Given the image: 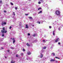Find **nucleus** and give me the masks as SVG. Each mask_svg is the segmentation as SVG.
Masks as SVG:
<instances>
[{
  "label": "nucleus",
  "instance_id": "f257e3e1",
  "mask_svg": "<svg viewBox=\"0 0 63 63\" xmlns=\"http://www.w3.org/2000/svg\"><path fill=\"white\" fill-rule=\"evenodd\" d=\"M55 13L56 14V15H60V12L59 11H57Z\"/></svg>",
  "mask_w": 63,
  "mask_h": 63
},
{
  "label": "nucleus",
  "instance_id": "f03ea898",
  "mask_svg": "<svg viewBox=\"0 0 63 63\" xmlns=\"http://www.w3.org/2000/svg\"><path fill=\"white\" fill-rule=\"evenodd\" d=\"M60 40V39H59V38H58L55 41V42H57L58 41H59Z\"/></svg>",
  "mask_w": 63,
  "mask_h": 63
},
{
  "label": "nucleus",
  "instance_id": "7ed1b4c3",
  "mask_svg": "<svg viewBox=\"0 0 63 63\" xmlns=\"http://www.w3.org/2000/svg\"><path fill=\"white\" fill-rule=\"evenodd\" d=\"M27 54H28V55H30V54H31V52H30L29 51L27 53Z\"/></svg>",
  "mask_w": 63,
  "mask_h": 63
},
{
  "label": "nucleus",
  "instance_id": "20e7f679",
  "mask_svg": "<svg viewBox=\"0 0 63 63\" xmlns=\"http://www.w3.org/2000/svg\"><path fill=\"white\" fill-rule=\"evenodd\" d=\"M33 37H35V36H37V33H35L33 35Z\"/></svg>",
  "mask_w": 63,
  "mask_h": 63
},
{
  "label": "nucleus",
  "instance_id": "39448f33",
  "mask_svg": "<svg viewBox=\"0 0 63 63\" xmlns=\"http://www.w3.org/2000/svg\"><path fill=\"white\" fill-rule=\"evenodd\" d=\"M51 55H53V56H55V54L54 53H52L51 54Z\"/></svg>",
  "mask_w": 63,
  "mask_h": 63
},
{
  "label": "nucleus",
  "instance_id": "423d86ee",
  "mask_svg": "<svg viewBox=\"0 0 63 63\" xmlns=\"http://www.w3.org/2000/svg\"><path fill=\"white\" fill-rule=\"evenodd\" d=\"M26 27H25V28H27V29L28 28H29L28 25L26 24Z\"/></svg>",
  "mask_w": 63,
  "mask_h": 63
},
{
  "label": "nucleus",
  "instance_id": "0eeeda50",
  "mask_svg": "<svg viewBox=\"0 0 63 63\" xmlns=\"http://www.w3.org/2000/svg\"><path fill=\"white\" fill-rule=\"evenodd\" d=\"M43 57V55L42 54H41L40 56V58H42Z\"/></svg>",
  "mask_w": 63,
  "mask_h": 63
},
{
  "label": "nucleus",
  "instance_id": "6e6552de",
  "mask_svg": "<svg viewBox=\"0 0 63 63\" xmlns=\"http://www.w3.org/2000/svg\"><path fill=\"white\" fill-rule=\"evenodd\" d=\"M55 61V60H54V59H51L50 60V61L51 62Z\"/></svg>",
  "mask_w": 63,
  "mask_h": 63
},
{
  "label": "nucleus",
  "instance_id": "1a4fd4ad",
  "mask_svg": "<svg viewBox=\"0 0 63 63\" xmlns=\"http://www.w3.org/2000/svg\"><path fill=\"white\" fill-rule=\"evenodd\" d=\"M55 31H54L53 32V34L54 36L55 35V34H54V33H55Z\"/></svg>",
  "mask_w": 63,
  "mask_h": 63
},
{
  "label": "nucleus",
  "instance_id": "9d476101",
  "mask_svg": "<svg viewBox=\"0 0 63 63\" xmlns=\"http://www.w3.org/2000/svg\"><path fill=\"white\" fill-rule=\"evenodd\" d=\"M27 46L28 47H30V44H28V43H27Z\"/></svg>",
  "mask_w": 63,
  "mask_h": 63
},
{
  "label": "nucleus",
  "instance_id": "9b49d317",
  "mask_svg": "<svg viewBox=\"0 0 63 63\" xmlns=\"http://www.w3.org/2000/svg\"><path fill=\"white\" fill-rule=\"evenodd\" d=\"M30 59V58L28 56L27 57V60H28V59Z\"/></svg>",
  "mask_w": 63,
  "mask_h": 63
},
{
  "label": "nucleus",
  "instance_id": "f8f14e48",
  "mask_svg": "<svg viewBox=\"0 0 63 63\" xmlns=\"http://www.w3.org/2000/svg\"><path fill=\"white\" fill-rule=\"evenodd\" d=\"M46 48H47V47H44L43 48V49H46Z\"/></svg>",
  "mask_w": 63,
  "mask_h": 63
},
{
  "label": "nucleus",
  "instance_id": "ddd939ff",
  "mask_svg": "<svg viewBox=\"0 0 63 63\" xmlns=\"http://www.w3.org/2000/svg\"><path fill=\"white\" fill-rule=\"evenodd\" d=\"M42 13V11H40L39 12H38V14H40V13Z\"/></svg>",
  "mask_w": 63,
  "mask_h": 63
},
{
  "label": "nucleus",
  "instance_id": "4468645a",
  "mask_svg": "<svg viewBox=\"0 0 63 63\" xmlns=\"http://www.w3.org/2000/svg\"><path fill=\"white\" fill-rule=\"evenodd\" d=\"M1 32L2 33H4V31L2 30L1 31Z\"/></svg>",
  "mask_w": 63,
  "mask_h": 63
},
{
  "label": "nucleus",
  "instance_id": "2eb2a0df",
  "mask_svg": "<svg viewBox=\"0 0 63 63\" xmlns=\"http://www.w3.org/2000/svg\"><path fill=\"white\" fill-rule=\"evenodd\" d=\"M11 63H14L15 62L14 61H11Z\"/></svg>",
  "mask_w": 63,
  "mask_h": 63
},
{
  "label": "nucleus",
  "instance_id": "dca6fc26",
  "mask_svg": "<svg viewBox=\"0 0 63 63\" xmlns=\"http://www.w3.org/2000/svg\"><path fill=\"white\" fill-rule=\"evenodd\" d=\"M2 29L3 31H5V27L3 28Z\"/></svg>",
  "mask_w": 63,
  "mask_h": 63
},
{
  "label": "nucleus",
  "instance_id": "f3484780",
  "mask_svg": "<svg viewBox=\"0 0 63 63\" xmlns=\"http://www.w3.org/2000/svg\"><path fill=\"white\" fill-rule=\"evenodd\" d=\"M15 42H16V41L15 40V39L13 40V43L14 44V43H15Z\"/></svg>",
  "mask_w": 63,
  "mask_h": 63
},
{
  "label": "nucleus",
  "instance_id": "a211bd4d",
  "mask_svg": "<svg viewBox=\"0 0 63 63\" xmlns=\"http://www.w3.org/2000/svg\"><path fill=\"white\" fill-rule=\"evenodd\" d=\"M40 1L42 2V3H43L44 2V0H40Z\"/></svg>",
  "mask_w": 63,
  "mask_h": 63
},
{
  "label": "nucleus",
  "instance_id": "6ab92c4d",
  "mask_svg": "<svg viewBox=\"0 0 63 63\" xmlns=\"http://www.w3.org/2000/svg\"><path fill=\"white\" fill-rule=\"evenodd\" d=\"M4 31V33H7V31H5H5Z\"/></svg>",
  "mask_w": 63,
  "mask_h": 63
},
{
  "label": "nucleus",
  "instance_id": "aec40b11",
  "mask_svg": "<svg viewBox=\"0 0 63 63\" xmlns=\"http://www.w3.org/2000/svg\"><path fill=\"white\" fill-rule=\"evenodd\" d=\"M11 40H15V38H13V39L12 38H11Z\"/></svg>",
  "mask_w": 63,
  "mask_h": 63
},
{
  "label": "nucleus",
  "instance_id": "412c9836",
  "mask_svg": "<svg viewBox=\"0 0 63 63\" xmlns=\"http://www.w3.org/2000/svg\"><path fill=\"white\" fill-rule=\"evenodd\" d=\"M55 58H57V59H60V58H58L57 57H55Z\"/></svg>",
  "mask_w": 63,
  "mask_h": 63
},
{
  "label": "nucleus",
  "instance_id": "4be33fe9",
  "mask_svg": "<svg viewBox=\"0 0 63 63\" xmlns=\"http://www.w3.org/2000/svg\"><path fill=\"white\" fill-rule=\"evenodd\" d=\"M41 9H42V8H40L38 9V10H39H39H41Z\"/></svg>",
  "mask_w": 63,
  "mask_h": 63
},
{
  "label": "nucleus",
  "instance_id": "5701e85b",
  "mask_svg": "<svg viewBox=\"0 0 63 63\" xmlns=\"http://www.w3.org/2000/svg\"><path fill=\"white\" fill-rule=\"evenodd\" d=\"M61 26L60 27V28H61V27H62V26H63V25H62V24H61Z\"/></svg>",
  "mask_w": 63,
  "mask_h": 63
},
{
  "label": "nucleus",
  "instance_id": "b1692460",
  "mask_svg": "<svg viewBox=\"0 0 63 63\" xmlns=\"http://www.w3.org/2000/svg\"><path fill=\"white\" fill-rule=\"evenodd\" d=\"M39 4H41V2L40 1H39L38 2Z\"/></svg>",
  "mask_w": 63,
  "mask_h": 63
},
{
  "label": "nucleus",
  "instance_id": "393cba45",
  "mask_svg": "<svg viewBox=\"0 0 63 63\" xmlns=\"http://www.w3.org/2000/svg\"><path fill=\"white\" fill-rule=\"evenodd\" d=\"M2 37H4V34H2Z\"/></svg>",
  "mask_w": 63,
  "mask_h": 63
},
{
  "label": "nucleus",
  "instance_id": "a878e982",
  "mask_svg": "<svg viewBox=\"0 0 63 63\" xmlns=\"http://www.w3.org/2000/svg\"><path fill=\"white\" fill-rule=\"evenodd\" d=\"M13 15H14V16H16V15L15 14V12H13Z\"/></svg>",
  "mask_w": 63,
  "mask_h": 63
},
{
  "label": "nucleus",
  "instance_id": "bb28decb",
  "mask_svg": "<svg viewBox=\"0 0 63 63\" xmlns=\"http://www.w3.org/2000/svg\"><path fill=\"white\" fill-rule=\"evenodd\" d=\"M15 9L16 10H17V7H15Z\"/></svg>",
  "mask_w": 63,
  "mask_h": 63
},
{
  "label": "nucleus",
  "instance_id": "cd10ccee",
  "mask_svg": "<svg viewBox=\"0 0 63 63\" xmlns=\"http://www.w3.org/2000/svg\"><path fill=\"white\" fill-rule=\"evenodd\" d=\"M19 25H20V26H21V23H20Z\"/></svg>",
  "mask_w": 63,
  "mask_h": 63
},
{
  "label": "nucleus",
  "instance_id": "c85d7f7f",
  "mask_svg": "<svg viewBox=\"0 0 63 63\" xmlns=\"http://www.w3.org/2000/svg\"><path fill=\"white\" fill-rule=\"evenodd\" d=\"M10 4H11L12 5H13V3L12 2H11Z\"/></svg>",
  "mask_w": 63,
  "mask_h": 63
},
{
  "label": "nucleus",
  "instance_id": "c756f323",
  "mask_svg": "<svg viewBox=\"0 0 63 63\" xmlns=\"http://www.w3.org/2000/svg\"><path fill=\"white\" fill-rule=\"evenodd\" d=\"M29 15V14H25V16H28Z\"/></svg>",
  "mask_w": 63,
  "mask_h": 63
},
{
  "label": "nucleus",
  "instance_id": "7c9ffc66",
  "mask_svg": "<svg viewBox=\"0 0 63 63\" xmlns=\"http://www.w3.org/2000/svg\"><path fill=\"white\" fill-rule=\"evenodd\" d=\"M43 42H46V41L45 40H43Z\"/></svg>",
  "mask_w": 63,
  "mask_h": 63
},
{
  "label": "nucleus",
  "instance_id": "2f4dec72",
  "mask_svg": "<svg viewBox=\"0 0 63 63\" xmlns=\"http://www.w3.org/2000/svg\"><path fill=\"white\" fill-rule=\"evenodd\" d=\"M22 50H23V51H25V50L24 49H23Z\"/></svg>",
  "mask_w": 63,
  "mask_h": 63
},
{
  "label": "nucleus",
  "instance_id": "473e14b6",
  "mask_svg": "<svg viewBox=\"0 0 63 63\" xmlns=\"http://www.w3.org/2000/svg\"><path fill=\"white\" fill-rule=\"evenodd\" d=\"M55 61V62H56V63H58V61Z\"/></svg>",
  "mask_w": 63,
  "mask_h": 63
},
{
  "label": "nucleus",
  "instance_id": "72a5a7b5",
  "mask_svg": "<svg viewBox=\"0 0 63 63\" xmlns=\"http://www.w3.org/2000/svg\"><path fill=\"white\" fill-rule=\"evenodd\" d=\"M4 13H7V11H4Z\"/></svg>",
  "mask_w": 63,
  "mask_h": 63
},
{
  "label": "nucleus",
  "instance_id": "f704fd0d",
  "mask_svg": "<svg viewBox=\"0 0 63 63\" xmlns=\"http://www.w3.org/2000/svg\"><path fill=\"white\" fill-rule=\"evenodd\" d=\"M12 28V27L11 26L9 28L10 29H11Z\"/></svg>",
  "mask_w": 63,
  "mask_h": 63
},
{
  "label": "nucleus",
  "instance_id": "c9c22d12",
  "mask_svg": "<svg viewBox=\"0 0 63 63\" xmlns=\"http://www.w3.org/2000/svg\"><path fill=\"white\" fill-rule=\"evenodd\" d=\"M29 18H30V19H31V18H32V17H29Z\"/></svg>",
  "mask_w": 63,
  "mask_h": 63
},
{
  "label": "nucleus",
  "instance_id": "e433bc0d",
  "mask_svg": "<svg viewBox=\"0 0 63 63\" xmlns=\"http://www.w3.org/2000/svg\"><path fill=\"white\" fill-rule=\"evenodd\" d=\"M28 36H30V33H28Z\"/></svg>",
  "mask_w": 63,
  "mask_h": 63
},
{
  "label": "nucleus",
  "instance_id": "4c0bfd02",
  "mask_svg": "<svg viewBox=\"0 0 63 63\" xmlns=\"http://www.w3.org/2000/svg\"><path fill=\"white\" fill-rule=\"evenodd\" d=\"M11 49H14V48L13 47H11Z\"/></svg>",
  "mask_w": 63,
  "mask_h": 63
},
{
  "label": "nucleus",
  "instance_id": "58836bf2",
  "mask_svg": "<svg viewBox=\"0 0 63 63\" xmlns=\"http://www.w3.org/2000/svg\"><path fill=\"white\" fill-rule=\"evenodd\" d=\"M2 0H0V3H2Z\"/></svg>",
  "mask_w": 63,
  "mask_h": 63
},
{
  "label": "nucleus",
  "instance_id": "ea45409f",
  "mask_svg": "<svg viewBox=\"0 0 63 63\" xmlns=\"http://www.w3.org/2000/svg\"><path fill=\"white\" fill-rule=\"evenodd\" d=\"M58 30H59V31L60 30V28H59Z\"/></svg>",
  "mask_w": 63,
  "mask_h": 63
},
{
  "label": "nucleus",
  "instance_id": "a19ab883",
  "mask_svg": "<svg viewBox=\"0 0 63 63\" xmlns=\"http://www.w3.org/2000/svg\"><path fill=\"white\" fill-rule=\"evenodd\" d=\"M49 28L50 29V28H51V27L50 26L49 27Z\"/></svg>",
  "mask_w": 63,
  "mask_h": 63
},
{
  "label": "nucleus",
  "instance_id": "79ce46f5",
  "mask_svg": "<svg viewBox=\"0 0 63 63\" xmlns=\"http://www.w3.org/2000/svg\"><path fill=\"white\" fill-rule=\"evenodd\" d=\"M1 25H4V23H3L1 24Z\"/></svg>",
  "mask_w": 63,
  "mask_h": 63
},
{
  "label": "nucleus",
  "instance_id": "37998d69",
  "mask_svg": "<svg viewBox=\"0 0 63 63\" xmlns=\"http://www.w3.org/2000/svg\"><path fill=\"white\" fill-rule=\"evenodd\" d=\"M32 26H33V27H34V25H32Z\"/></svg>",
  "mask_w": 63,
  "mask_h": 63
},
{
  "label": "nucleus",
  "instance_id": "c03bdc74",
  "mask_svg": "<svg viewBox=\"0 0 63 63\" xmlns=\"http://www.w3.org/2000/svg\"><path fill=\"white\" fill-rule=\"evenodd\" d=\"M23 53H21V55L22 56V55H23Z\"/></svg>",
  "mask_w": 63,
  "mask_h": 63
},
{
  "label": "nucleus",
  "instance_id": "a18cd8bd",
  "mask_svg": "<svg viewBox=\"0 0 63 63\" xmlns=\"http://www.w3.org/2000/svg\"><path fill=\"white\" fill-rule=\"evenodd\" d=\"M58 45H60V42H59L58 43Z\"/></svg>",
  "mask_w": 63,
  "mask_h": 63
},
{
  "label": "nucleus",
  "instance_id": "49530a36",
  "mask_svg": "<svg viewBox=\"0 0 63 63\" xmlns=\"http://www.w3.org/2000/svg\"><path fill=\"white\" fill-rule=\"evenodd\" d=\"M3 24H6V22H4L3 23Z\"/></svg>",
  "mask_w": 63,
  "mask_h": 63
},
{
  "label": "nucleus",
  "instance_id": "de8ad7c7",
  "mask_svg": "<svg viewBox=\"0 0 63 63\" xmlns=\"http://www.w3.org/2000/svg\"><path fill=\"white\" fill-rule=\"evenodd\" d=\"M16 56L17 57H18V55H16Z\"/></svg>",
  "mask_w": 63,
  "mask_h": 63
},
{
  "label": "nucleus",
  "instance_id": "09e8293b",
  "mask_svg": "<svg viewBox=\"0 0 63 63\" xmlns=\"http://www.w3.org/2000/svg\"><path fill=\"white\" fill-rule=\"evenodd\" d=\"M0 41H3V40H1L0 39Z\"/></svg>",
  "mask_w": 63,
  "mask_h": 63
},
{
  "label": "nucleus",
  "instance_id": "8fccbe9b",
  "mask_svg": "<svg viewBox=\"0 0 63 63\" xmlns=\"http://www.w3.org/2000/svg\"><path fill=\"white\" fill-rule=\"evenodd\" d=\"M41 22H38V23L39 24H40V23Z\"/></svg>",
  "mask_w": 63,
  "mask_h": 63
},
{
  "label": "nucleus",
  "instance_id": "3c124183",
  "mask_svg": "<svg viewBox=\"0 0 63 63\" xmlns=\"http://www.w3.org/2000/svg\"><path fill=\"white\" fill-rule=\"evenodd\" d=\"M1 49H3V48L2 47H1Z\"/></svg>",
  "mask_w": 63,
  "mask_h": 63
},
{
  "label": "nucleus",
  "instance_id": "603ef678",
  "mask_svg": "<svg viewBox=\"0 0 63 63\" xmlns=\"http://www.w3.org/2000/svg\"><path fill=\"white\" fill-rule=\"evenodd\" d=\"M9 51H10V50H9L8 51H8V52H9Z\"/></svg>",
  "mask_w": 63,
  "mask_h": 63
},
{
  "label": "nucleus",
  "instance_id": "864d4df0",
  "mask_svg": "<svg viewBox=\"0 0 63 63\" xmlns=\"http://www.w3.org/2000/svg\"><path fill=\"white\" fill-rule=\"evenodd\" d=\"M5 58H7V57H5Z\"/></svg>",
  "mask_w": 63,
  "mask_h": 63
},
{
  "label": "nucleus",
  "instance_id": "5fc2aeb1",
  "mask_svg": "<svg viewBox=\"0 0 63 63\" xmlns=\"http://www.w3.org/2000/svg\"><path fill=\"white\" fill-rule=\"evenodd\" d=\"M36 40H35V42H36Z\"/></svg>",
  "mask_w": 63,
  "mask_h": 63
},
{
  "label": "nucleus",
  "instance_id": "6e6d98bb",
  "mask_svg": "<svg viewBox=\"0 0 63 63\" xmlns=\"http://www.w3.org/2000/svg\"><path fill=\"white\" fill-rule=\"evenodd\" d=\"M29 1H31V0H29Z\"/></svg>",
  "mask_w": 63,
  "mask_h": 63
},
{
  "label": "nucleus",
  "instance_id": "4d7b16f0",
  "mask_svg": "<svg viewBox=\"0 0 63 63\" xmlns=\"http://www.w3.org/2000/svg\"><path fill=\"white\" fill-rule=\"evenodd\" d=\"M58 21V20H57Z\"/></svg>",
  "mask_w": 63,
  "mask_h": 63
},
{
  "label": "nucleus",
  "instance_id": "13d9d810",
  "mask_svg": "<svg viewBox=\"0 0 63 63\" xmlns=\"http://www.w3.org/2000/svg\"><path fill=\"white\" fill-rule=\"evenodd\" d=\"M2 39H3V38L2 39Z\"/></svg>",
  "mask_w": 63,
  "mask_h": 63
},
{
  "label": "nucleus",
  "instance_id": "bf43d9fd",
  "mask_svg": "<svg viewBox=\"0 0 63 63\" xmlns=\"http://www.w3.org/2000/svg\"><path fill=\"white\" fill-rule=\"evenodd\" d=\"M55 22H56V21Z\"/></svg>",
  "mask_w": 63,
  "mask_h": 63
}]
</instances>
